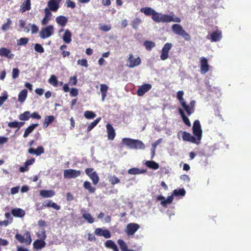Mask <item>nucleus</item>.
<instances>
[{
  "mask_svg": "<svg viewBox=\"0 0 251 251\" xmlns=\"http://www.w3.org/2000/svg\"><path fill=\"white\" fill-rule=\"evenodd\" d=\"M28 25L31 26L32 34H36L39 31V28L36 25L29 24Z\"/></svg>",
  "mask_w": 251,
  "mask_h": 251,
  "instance_id": "603ef678",
  "label": "nucleus"
},
{
  "mask_svg": "<svg viewBox=\"0 0 251 251\" xmlns=\"http://www.w3.org/2000/svg\"><path fill=\"white\" fill-rule=\"evenodd\" d=\"M172 47L173 45L170 43H167L164 45L160 56V58L162 60H165L168 57V52Z\"/></svg>",
  "mask_w": 251,
  "mask_h": 251,
  "instance_id": "ddd939ff",
  "label": "nucleus"
},
{
  "mask_svg": "<svg viewBox=\"0 0 251 251\" xmlns=\"http://www.w3.org/2000/svg\"><path fill=\"white\" fill-rule=\"evenodd\" d=\"M0 55L8 58H12L14 57V54L11 53V51L5 48L0 49Z\"/></svg>",
  "mask_w": 251,
  "mask_h": 251,
  "instance_id": "6ab92c4d",
  "label": "nucleus"
},
{
  "mask_svg": "<svg viewBox=\"0 0 251 251\" xmlns=\"http://www.w3.org/2000/svg\"><path fill=\"white\" fill-rule=\"evenodd\" d=\"M81 174L80 171H77L73 169H67L64 171V176L67 178H74L78 177Z\"/></svg>",
  "mask_w": 251,
  "mask_h": 251,
  "instance_id": "9d476101",
  "label": "nucleus"
},
{
  "mask_svg": "<svg viewBox=\"0 0 251 251\" xmlns=\"http://www.w3.org/2000/svg\"><path fill=\"white\" fill-rule=\"evenodd\" d=\"M66 3L68 7L74 8L75 6V3L70 0H67Z\"/></svg>",
  "mask_w": 251,
  "mask_h": 251,
  "instance_id": "052dcab7",
  "label": "nucleus"
},
{
  "mask_svg": "<svg viewBox=\"0 0 251 251\" xmlns=\"http://www.w3.org/2000/svg\"><path fill=\"white\" fill-rule=\"evenodd\" d=\"M34 50L36 51L39 52V53H42L44 51V49L42 47V46L39 44H36L34 46Z\"/></svg>",
  "mask_w": 251,
  "mask_h": 251,
  "instance_id": "864d4df0",
  "label": "nucleus"
},
{
  "mask_svg": "<svg viewBox=\"0 0 251 251\" xmlns=\"http://www.w3.org/2000/svg\"><path fill=\"white\" fill-rule=\"evenodd\" d=\"M140 11L146 15H151L152 19L156 23L181 22L180 18L176 16L173 12H171L169 14H165L158 13L149 7L142 8Z\"/></svg>",
  "mask_w": 251,
  "mask_h": 251,
  "instance_id": "f257e3e1",
  "label": "nucleus"
},
{
  "mask_svg": "<svg viewBox=\"0 0 251 251\" xmlns=\"http://www.w3.org/2000/svg\"><path fill=\"white\" fill-rule=\"evenodd\" d=\"M77 80L76 76H73L70 77V82L72 84V85H75L77 83Z\"/></svg>",
  "mask_w": 251,
  "mask_h": 251,
  "instance_id": "338daca9",
  "label": "nucleus"
},
{
  "mask_svg": "<svg viewBox=\"0 0 251 251\" xmlns=\"http://www.w3.org/2000/svg\"><path fill=\"white\" fill-rule=\"evenodd\" d=\"M19 70L17 68H14L12 71V77L14 79L17 78L19 76Z\"/></svg>",
  "mask_w": 251,
  "mask_h": 251,
  "instance_id": "4d7b16f0",
  "label": "nucleus"
},
{
  "mask_svg": "<svg viewBox=\"0 0 251 251\" xmlns=\"http://www.w3.org/2000/svg\"><path fill=\"white\" fill-rule=\"evenodd\" d=\"M62 0H50L48 2L49 9L55 12L59 8V4Z\"/></svg>",
  "mask_w": 251,
  "mask_h": 251,
  "instance_id": "dca6fc26",
  "label": "nucleus"
},
{
  "mask_svg": "<svg viewBox=\"0 0 251 251\" xmlns=\"http://www.w3.org/2000/svg\"><path fill=\"white\" fill-rule=\"evenodd\" d=\"M193 132L194 136L190 133L183 131L182 138L183 141L191 142L196 145H199L202 137V129L199 120L194 121L193 126Z\"/></svg>",
  "mask_w": 251,
  "mask_h": 251,
  "instance_id": "f03ea898",
  "label": "nucleus"
},
{
  "mask_svg": "<svg viewBox=\"0 0 251 251\" xmlns=\"http://www.w3.org/2000/svg\"><path fill=\"white\" fill-rule=\"evenodd\" d=\"M54 120V117L53 116H46L44 122V127H47L48 126L52 123Z\"/></svg>",
  "mask_w": 251,
  "mask_h": 251,
  "instance_id": "c9c22d12",
  "label": "nucleus"
},
{
  "mask_svg": "<svg viewBox=\"0 0 251 251\" xmlns=\"http://www.w3.org/2000/svg\"><path fill=\"white\" fill-rule=\"evenodd\" d=\"M31 9L30 0H25L21 6V10L22 13L28 11Z\"/></svg>",
  "mask_w": 251,
  "mask_h": 251,
  "instance_id": "b1692460",
  "label": "nucleus"
},
{
  "mask_svg": "<svg viewBox=\"0 0 251 251\" xmlns=\"http://www.w3.org/2000/svg\"><path fill=\"white\" fill-rule=\"evenodd\" d=\"M105 246L108 248L112 249L113 251H119L117 246L116 244L112 240H107L105 242Z\"/></svg>",
  "mask_w": 251,
  "mask_h": 251,
  "instance_id": "c756f323",
  "label": "nucleus"
},
{
  "mask_svg": "<svg viewBox=\"0 0 251 251\" xmlns=\"http://www.w3.org/2000/svg\"><path fill=\"white\" fill-rule=\"evenodd\" d=\"M206 38L210 40L212 42L220 41L222 38V31L220 30H216L212 32L210 35L207 36Z\"/></svg>",
  "mask_w": 251,
  "mask_h": 251,
  "instance_id": "9b49d317",
  "label": "nucleus"
},
{
  "mask_svg": "<svg viewBox=\"0 0 251 251\" xmlns=\"http://www.w3.org/2000/svg\"><path fill=\"white\" fill-rule=\"evenodd\" d=\"M24 122L14 121L9 123L8 124V126L11 128H17V130H19V129L24 125Z\"/></svg>",
  "mask_w": 251,
  "mask_h": 251,
  "instance_id": "72a5a7b5",
  "label": "nucleus"
},
{
  "mask_svg": "<svg viewBox=\"0 0 251 251\" xmlns=\"http://www.w3.org/2000/svg\"><path fill=\"white\" fill-rule=\"evenodd\" d=\"M180 178L181 180H183L184 181H186V182H189V180H190L189 177L188 176H187L186 175H181L180 176Z\"/></svg>",
  "mask_w": 251,
  "mask_h": 251,
  "instance_id": "774afa93",
  "label": "nucleus"
},
{
  "mask_svg": "<svg viewBox=\"0 0 251 251\" xmlns=\"http://www.w3.org/2000/svg\"><path fill=\"white\" fill-rule=\"evenodd\" d=\"M12 214L15 217H23L25 215V212L21 208H14L11 211Z\"/></svg>",
  "mask_w": 251,
  "mask_h": 251,
  "instance_id": "bb28decb",
  "label": "nucleus"
},
{
  "mask_svg": "<svg viewBox=\"0 0 251 251\" xmlns=\"http://www.w3.org/2000/svg\"><path fill=\"white\" fill-rule=\"evenodd\" d=\"M44 240H37L33 243L34 248L36 250H41L46 245Z\"/></svg>",
  "mask_w": 251,
  "mask_h": 251,
  "instance_id": "c85d7f7f",
  "label": "nucleus"
},
{
  "mask_svg": "<svg viewBox=\"0 0 251 251\" xmlns=\"http://www.w3.org/2000/svg\"><path fill=\"white\" fill-rule=\"evenodd\" d=\"M85 173L89 176L94 185H97L99 182V177L93 168H87L85 170Z\"/></svg>",
  "mask_w": 251,
  "mask_h": 251,
  "instance_id": "6e6552de",
  "label": "nucleus"
},
{
  "mask_svg": "<svg viewBox=\"0 0 251 251\" xmlns=\"http://www.w3.org/2000/svg\"><path fill=\"white\" fill-rule=\"evenodd\" d=\"M186 194V191L184 188L175 189L172 195L169 196L167 199L165 197L159 195L157 197V200L160 201L161 205L163 207H166L167 204L171 203L174 200V196L184 197Z\"/></svg>",
  "mask_w": 251,
  "mask_h": 251,
  "instance_id": "7ed1b4c3",
  "label": "nucleus"
},
{
  "mask_svg": "<svg viewBox=\"0 0 251 251\" xmlns=\"http://www.w3.org/2000/svg\"><path fill=\"white\" fill-rule=\"evenodd\" d=\"M196 104V101L194 100H191L189 104H187L186 101L185 102V105L182 106V108L186 111L188 116H190L195 111V107Z\"/></svg>",
  "mask_w": 251,
  "mask_h": 251,
  "instance_id": "f8f14e48",
  "label": "nucleus"
},
{
  "mask_svg": "<svg viewBox=\"0 0 251 251\" xmlns=\"http://www.w3.org/2000/svg\"><path fill=\"white\" fill-rule=\"evenodd\" d=\"M45 152L44 149L42 146H38L36 149L30 148L28 150V153L30 154H34L39 156Z\"/></svg>",
  "mask_w": 251,
  "mask_h": 251,
  "instance_id": "f3484780",
  "label": "nucleus"
},
{
  "mask_svg": "<svg viewBox=\"0 0 251 251\" xmlns=\"http://www.w3.org/2000/svg\"><path fill=\"white\" fill-rule=\"evenodd\" d=\"M141 23V20L140 19L137 18L132 21L131 26L133 29L136 30Z\"/></svg>",
  "mask_w": 251,
  "mask_h": 251,
  "instance_id": "a19ab883",
  "label": "nucleus"
},
{
  "mask_svg": "<svg viewBox=\"0 0 251 251\" xmlns=\"http://www.w3.org/2000/svg\"><path fill=\"white\" fill-rule=\"evenodd\" d=\"M19 189H20L19 187H12L11 189V191H10L11 194L12 195H14V194H16L18 193L19 192Z\"/></svg>",
  "mask_w": 251,
  "mask_h": 251,
  "instance_id": "69168bd1",
  "label": "nucleus"
},
{
  "mask_svg": "<svg viewBox=\"0 0 251 251\" xmlns=\"http://www.w3.org/2000/svg\"><path fill=\"white\" fill-rule=\"evenodd\" d=\"M70 95L72 97H76L78 95V90L76 88H72L70 91Z\"/></svg>",
  "mask_w": 251,
  "mask_h": 251,
  "instance_id": "e2e57ef3",
  "label": "nucleus"
},
{
  "mask_svg": "<svg viewBox=\"0 0 251 251\" xmlns=\"http://www.w3.org/2000/svg\"><path fill=\"white\" fill-rule=\"evenodd\" d=\"M140 228V226L136 223H129L126 227L125 231L128 236L133 235Z\"/></svg>",
  "mask_w": 251,
  "mask_h": 251,
  "instance_id": "1a4fd4ad",
  "label": "nucleus"
},
{
  "mask_svg": "<svg viewBox=\"0 0 251 251\" xmlns=\"http://www.w3.org/2000/svg\"><path fill=\"white\" fill-rule=\"evenodd\" d=\"M15 238L21 243H24L26 245H30L32 241L30 234L29 231H26L23 236L21 234H16Z\"/></svg>",
  "mask_w": 251,
  "mask_h": 251,
  "instance_id": "0eeeda50",
  "label": "nucleus"
},
{
  "mask_svg": "<svg viewBox=\"0 0 251 251\" xmlns=\"http://www.w3.org/2000/svg\"><path fill=\"white\" fill-rule=\"evenodd\" d=\"M122 143L130 149L141 150L145 149V144L139 140L125 138L122 139Z\"/></svg>",
  "mask_w": 251,
  "mask_h": 251,
  "instance_id": "20e7f679",
  "label": "nucleus"
},
{
  "mask_svg": "<svg viewBox=\"0 0 251 251\" xmlns=\"http://www.w3.org/2000/svg\"><path fill=\"white\" fill-rule=\"evenodd\" d=\"M162 141V139L160 138V139H158L157 141H156L155 142L152 143V144H151L152 148L156 149V147L161 143Z\"/></svg>",
  "mask_w": 251,
  "mask_h": 251,
  "instance_id": "0e129e2a",
  "label": "nucleus"
},
{
  "mask_svg": "<svg viewBox=\"0 0 251 251\" xmlns=\"http://www.w3.org/2000/svg\"><path fill=\"white\" fill-rule=\"evenodd\" d=\"M38 126V124H34L29 126L25 131L23 135L24 138H26L30 133H31L34 129Z\"/></svg>",
  "mask_w": 251,
  "mask_h": 251,
  "instance_id": "a878e982",
  "label": "nucleus"
},
{
  "mask_svg": "<svg viewBox=\"0 0 251 251\" xmlns=\"http://www.w3.org/2000/svg\"><path fill=\"white\" fill-rule=\"evenodd\" d=\"M118 244L122 251H126L128 249L126 244L123 240L119 239L118 240Z\"/></svg>",
  "mask_w": 251,
  "mask_h": 251,
  "instance_id": "37998d69",
  "label": "nucleus"
},
{
  "mask_svg": "<svg viewBox=\"0 0 251 251\" xmlns=\"http://www.w3.org/2000/svg\"><path fill=\"white\" fill-rule=\"evenodd\" d=\"M108 178L109 182L112 185L118 184L120 182V179L117 176L114 175L109 176H108Z\"/></svg>",
  "mask_w": 251,
  "mask_h": 251,
  "instance_id": "58836bf2",
  "label": "nucleus"
},
{
  "mask_svg": "<svg viewBox=\"0 0 251 251\" xmlns=\"http://www.w3.org/2000/svg\"><path fill=\"white\" fill-rule=\"evenodd\" d=\"M38 237L41 240H45L46 238V231L44 229H41L37 233Z\"/></svg>",
  "mask_w": 251,
  "mask_h": 251,
  "instance_id": "de8ad7c7",
  "label": "nucleus"
},
{
  "mask_svg": "<svg viewBox=\"0 0 251 251\" xmlns=\"http://www.w3.org/2000/svg\"><path fill=\"white\" fill-rule=\"evenodd\" d=\"M184 92L183 91H179L176 94V98L180 103L181 106L185 105V100L183 98Z\"/></svg>",
  "mask_w": 251,
  "mask_h": 251,
  "instance_id": "473e14b6",
  "label": "nucleus"
},
{
  "mask_svg": "<svg viewBox=\"0 0 251 251\" xmlns=\"http://www.w3.org/2000/svg\"><path fill=\"white\" fill-rule=\"evenodd\" d=\"M101 118L100 117L96 119L94 122H92L87 127V130L88 132L91 131L96 125L99 123L100 120Z\"/></svg>",
  "mask_w": 251,
  "mask_h": 251,
  "instance_id": "ea45409f",
  "label": "nucleus"
},
{
  "mask_svg": "<svg viewBox=\"0 0 251 251\" xmlns=\"http://www.w3.org/2000/svg\"><path fill=\"white\" fill-rule=\"evenodd\" d=\"M55 192L53 190H42L40 191V195L44 198H51L55 195Z\"/></svg>",
  "mask_w": 251,
  "mask_h": 251,
  "instance_id": "412c9836",
  "label": "nucleus"
},
{
  "mask_svg": "<svg viewBox=\"0 0 251 251\" xmlns=\"http://www.w3.org/2000/svg\"><path fill=\"white\" fill-rule=\"evenodd\" d=\"M55 22L59 25L63 27L67 24L68 22V19L65 16H59L55 18Z\"/></svg>",
  "mask_w": 251,
  "mask_h": 251,
  "instance_id": "aec40b11",
  "label": "nucleus"
},
{
  "mask_svg": "<svg viewBox=\"0 0 251 251\" xmlns=\"http://www.w3.org/2000/svg\"><path fill=\"white\" fill-rule=\"evenodd\" d=\"M209 67L208 64H201V73L205 74L209 70Z\"/></svg>",
  "mask_w": 251,
  "mask_h": 251,
  "instance_id": "8fccbe9b",
  "label": "nucleus"
},
{
  "mask_svg": "<svg viewBox=\"0 0 251 251\" xmlns=\"http://www.w3.org/2000/svg\"><path fill=\"white\" fill-rule=\"evenodd\" d=\"M29 117L30 112L29 111H25L24 113L20 115L19 119L21 121H27L29 119Z\"/></svg>",
  "mask_w": 251,
  "mask_h": 251,
  "instance_id": "c03bdc74",
  "label": "nucleus"
},
{
  "mask_svg": "<svg viewBox=\"0 0 251 251\" xmlns=\"http://www.w3.org/2000/svg\"><path fill=\"white\" fill-rule=\"evenodd\" d=\"M146 166L150 169L157 170L159 168V164L154 161H147L145 163Z\"/></svg>",
  "mask_w": 251,
  "mask_h": 251,
  "instance_id": "7c9ffc66",
  "label": "nucleus"
},
{
  "mask_svg": "<svg viewBox=\"0 0 251 251\" xmlns=\"http://www.w3.org/2000/svg\"><path fill=\"white\" fill-rule=\"evenodd\" d=\"M172 31L176 34L182 36L186 41L190 40V36L187 33L182 26L179 24H174L172 26Z\"/></svg>",
  "mask_w": 251,
  "mask_h": 251,
  "instance_id": "39448f33",
  "label": "nucleus"
},
{
  "mask_svg": "<svg viewBox=\"0 0 251 251\" xmlns=\"http://www.w3.org/2000/svg\"><path fill=\"white\" fill-rule=\"evenodd\" d=\"M29 41L28 38L26 37L21 38L20 39L17 40V45L22 46V45H25L27 44Z\"/></svg>",
  "mask_w": 251,
  "mask_h": 251,
  "instance_id": "09e8293b",
  "label": "nucleus"
},
{
  "mask_svg": "<svg viewBox=\"0 0 251 251\" xmlns=\"http://www.w3.org/2000/svg\"><path fill=\"white\" fill-rule=\"evenodd\" d=\"M49 82L53 86H57L58 83V80L57 77L54 75H51L50 79H49Z\"/></svg>",
  "mask_w": 251,
  "mask_h": 251,
  "instance_id": "a18cd8bd",
  "label": "nucleus"
},
{
  "mask_svg": "<svg viewBox=\"0 0 251 251\" xmlns=\"http://www.w3.org/2000/svg\"><path fill=\"white\" fill-rule=\"evenodd\" d=\"M152 86L150 84H145L140 86L137 90V94L139 96H143L146 92L151 90Z\"/></svg>",
  "mask_w": 251,
  "mask_h": 251,
  "instance_id": "4468645a",
  "label": "nucleus"
},
{
  "mask_svg": "<svg viewBox=\"0 0 251 251\" xmlns=\"http://www.w3.org/2000/svg\"><path fill=\"white\" fill-rule=\"evenodd\" d=\"M72 33L69 30H66L62 37L63 41L66 44H70L72 41Z\"/></svg>",
  "mask_w": 251,
  "mask_h": 251,
  "instance_id": "4be33fe9",
  "label": "nucleus"
},
{
  "mask_svg": "<svg viewBox=\"0 0 251 251\" xmlns=\"http://www.w3.org/2000/svg\"><path fill=\"white\" fill-rule=\"evenodd\" d=\"M144 45L147 50L151 51L155 47V43L151 41H146L144 43Z\"/></svg>",
  "mask_w": 251,
  "mask_h": 251,
  "instance_id": "f704fd0d",
  "label": "nucleus"
},
{
  "mask_svg": "<svg viewBox=\"0 0 251 251\" xmlns=\"http://www.w3.org/2000/svg\"><path fill=\"white\" fill-rule=\"evenodd\" d=\"M83 187L85 189L88 190L91 193H94L96 190V189L92 186L91 184L89 181H85L83 183Z\"/></svg>",
  "mask_w": 251,
  "mask_h": 251,
  "instance_id": "e433bc0d",
  "label": "nucleus"
},
{
  "mask_svg": "<svg viewBox=\"0 0 251 251\" xmlns=\"http://www.w3.org/2000/svg\"><path fill=\"white\" fill-rule=\"evenodd\" d=\"M146 171L143 169H140L137 168H133L128 170V173L130 175H136L144 174Z\"/></svg>",
  "mask_w": 251,
  "mask_h": 251,
  "instance_id": "393cba45",
  "label": "nucleus"
},
{
  "mask_svg": "<svg viewBox=\"0 0 251 251\" xmlns=\"http://www.w3.org/2000/svg\"><path fill=\"white\" fill-rule=\"evenodd\" d=\"M27 95V91L26 89L23 90L18 95V101L23 102L26 99Z\"/></svg>",
  "mask_w": 251,
  "mask_h": 251,
  "instance_id": "2f4dec72",
  "label": "nucleus"
},
{
  "mask_svg": "<svg viewBox=\"0 0 251 251\" xmlns=\"http://www.w3.org/2000/svg\"><path fill=\"white\" fill-rule=\"evenodd\" d=\"M54 28L52 25L42 28L40 32V37L44 39L50 37L54 33Z\"/></svg>",
  "mask_w": 251,
  "mask_h": 251,
  "instance_id": "423d86ee",
  "label": "nucleus"
},
{
  "mask_svg": "<svg viewBox=\"0 0 251 251\" xmlns=\"http://www.w3.org/2000/svg\"><path fill=\"white\" fill-rule=\"evenodd\" d=\"M7 98L8 95L6 93L4 94L3 96L0 97V107L3 104Z\"/></svg>",
  "mask_w": 251,
  "mask_h": 251,
  "instance_id": "6e6d98bb",
  "label": "nucleus"
},
{
  "mask_svg": "<svg viewBox=\"0 0 251 251\" xmlns=\"http://www.w3.org/2000/svg\"><path fill=\"white\" fill-rule=\"evenodd\" d=\"M108 86L104 84H101L100 85V91L101 94V100L104 101L107 96V92L108 90Z\"/></svg>",
  "mask_w": 251,
  "mask_h": 251,
  "instance_id": "5701e85b",
  "label": "nucleus"
},
{
  "mask_svg": "<svg viewBox=\"0 0 251 251\" xmlns=\"http://www.w3.org/2000/svg\"><path fill=\"white\" fill-rule=\"evenodd\" d=\"M128 61H129V63H141V59L139 57L135 58L133 60L132 54H129V56L128 58Z\"/></svg>",
  "mask_w": 251,
  "mask_h": 251,
  "instance_id": "5fc2aeb1",
  "label": "nucleus"
},
{
  "mask_svg": "<svg viewBox=\"0 0 251 251\" xmlns=\"http://www.w3.org/2000/svg\"><path fill=\"white\" fill-rule=\"evenodd\" d=\"M106 127L107 129V137L108 140H114L115 136V131L113 127L110 124H107L106 126Z\"/></svg>",
  "mask_w": 251,
  "mask_h": 251,
  "instance_id": "a211bd4d",
  "label": "nucleus"
},
{
  "mask_svg": "<svg viewBox=\"0 0 251 251\" xmlns=\"http://www.w3.org/2000/svg\"><path fill=\"white\" fill-rule=\"evenodd\" d=\"M12 222V219L0 221V226H6Z\"/></svg>",
  "mask_w": 251,
  "mask_h": 251,
  "instance_id": "13d9d810",
  "label": "nucleus"
},
{
  "mask_svg": "<svg viewBox=\"0 0 251 251\" xmlns=\"http://www.w3.org/2000/svg\"><path fill=\"white\" fill-rule=\"evenodd\" d=\"M44 10L45 17L50 19L51 16V13L50 11V10L48 8H46Z\"/></svg>",
  "mask_w": 251,
  "mask_h": 251,
  "instance_id": "bf43d9fd",
  "label": "nucleus"
},
{
  "mask_svg": "<svg viewBox=\"0 0 251 251\" xmlns=\"http://www.w3.org/2000/svg\"><path fill=\"white\" fill-rule=\"evenodd\" d=\"M178 112L182 118V121L184 122V123L187 126H191L190 122L189 119L188 118V117H187L185 116L183 110L181 108H179Z\"/></svg>",
  "mask_w": 251,
  "mask_h": 251,
  "instance_id": "cd10ccee",
  "label": "nucleus"
},
{
  "mask_svg": "<svg viewBox=\"0 0 251 251\" xmlns=\"http://www.w3.org/2000/svg\"><path fill=\"white\" fill-rule=\"evenodd\" d=\"M12 24V21L10 20V19L8 18L7 19V22L3 24L1 27V29L3 31H7L10 27V26Z\"/></svg>",
  "mask_w": 251,
  "mask_h": 251,
  "instance_id": "49530a36",
  "label": "nucleus"
},
{
  "mask_svg": "<svg viewBox=\"0 0 251 251\" xmlns=\"http://www.w3.org/2000/svg\"><path fill=\"white\" fill-rule=\"evenodd\" d=\"M35 162V159L34 158H32V159H29L28 160H27L25 163V165L26 166V167H28L32 165Z\"/></svg>",
  "mask_w": 251,
  "mask_h": 251,
  "instance_id": "680f3d73",
  "label": "nucleus"
},
{
  "mask_svg": "<svg viewBox=\"0 0 251 251\" xmlns=\"http://www.w3.org/2000/svg\"><path fill=\"white\" fill-rule=\"evenodd\" d=\"M95 233L100 236H103L105 238H109L111 237V233L107 229H103L101 228H97L95 230Z\"/></svg>",
  "mask_w": 251,
  "mask_h": 251,
  "instance_id": "2eb2a0df",
  "label": "nucleus"
},
{
  "mask_svg": "<svg viewBox=\"0 0 251 251\" xmlns=\"http://www.w3.org/2000/svg\"><path fill=\"white\" fill-rule=\"evenodd\" d=\"M82 217L89 224H92L95 221L94 218L89 213H83Z\"/></svg>",
  "mask_w": 251,
  "mask_h": 251,
  "instance_id": "4c0bfd02",
  "label": "nucleus"
},
{
  "mask_svg": "<svg viewBox=\"0 0 251 251\" xmlns=\"http://www.w3.org/2000/svg\"><path fill=\"white\" fill-rule=\"evenodd\" d=\"M84 116L88 119H92L94 118L96 115L92 111H86L84 113Z\"/></svg>",
  "mask_w": 251,
  "mask_h": 251,
  "instance_id": "79ce46f5",
  "label": "nucleus"
},
{
  "mask_svg": "<svg viewBox=\"0 0 251 251\" xmlns=\"http://www.w3.org/2000/svg\"><path fill=\"white\" fill-rule=\"evenodd\" d=\"M111 29V26L110 25H102L100 27V29L104 32L109 31Z\"/></svg>",
  "mask_w": 251,
  "mask_h": 251,
  "instance_id": "3c124183",
  "label": "nucleus"
}]
</instances>
